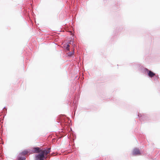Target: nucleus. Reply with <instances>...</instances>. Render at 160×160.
<instances>
[{"label": "nucleus", "instance_id": "1", "mask_svg": "<svg viewBox=\"0 0 160 160\" xmlns=\"http://www.w3.org/2000/svg\"><path fill=\"white\" fill-rule=\"evenodd\" d=\"M145 71H146L148 73V76L150 77V78H152L153 76H155V78L156 79H158V76L155 75V73H154L152 71L148 70V69L145 68Z\"/></svg>", "mask_w": 160, "mask_h": 160}, {"label": "nucleus", "instance_id": "2", "mask_svg": "<svg viewBox=\"0 0 160 160\" xmlns=\"http://www.w3.org/2000/svg\"><path fill=\"white\" fill-rule=\"evenodd\" d=\"M27 153V151H24L23 152H22L19 155H18V160H25V157H21L20 156L22 154L23 155H25Z\"/></svg>", "mask_w": 160, "mask_h": 160}, {"label": "nucleus", "instance_id": "3", "mask_svg": "<svg viewBox=\"0 0 160 160\" xmlns=\"http://www.w3.org/2000/svg\"><path fill=\"white\" fill-rule=\"evenodd\" d=\"M45 158L44 155H43V154L41 153L36 156V160H43Z\"/></svg>", "mask_w": 160, "mask_h": 160}, {"label": "nucleus", "instance_id": "4", "mask_svg": "<svg viewBox=\"0 0 160 160\" xmlns=\"http://www.w3.org/2000/svg\"><path fill=\"white\" fill-rule=\"evenodd\" d=\"M133 155H140L141 154L138 148H134L132 152Z\"/></svg>", "mask_w": 160, "mask_h": 160}, {"label": "nucleus", "instance_id": "5", "mask_svg": "<svg viewBox=\"0 0 160 160\" xmlns=\"http://www.w3.org/2000/svg\"><path fill=\"white\" fill-rule=\"evenodd\" d=\"M33 151L34 152L38 153L40 152V148L39 147H35L33 148Z\"/></svg>", "mask_w": 160, "mask_h": 160}, {"label": "nucleus", "instance_id": "6", "mask_svg": "<svg viewBox=\"0 0 160 160\" xmlns=\"http://www.w3.org/2000/svg\"><path fill=\"white\" fill-rule=\"evenodd\" d=\"M49 153V151H47L46 149H44L41 152V154H43V155H47L48 153Z\"/></svg>", "mask_w": 160, "mask_h": 160}, {"label": "nucleus", "instance_id": "7", "mask_svg": "<svg viewBox=\"0 0 160 160\" xmlns=\"http://www.w3.org/2000/svg\"><path fill=\"white\" fill-rule=\"evenodd\" d=\"M74 50H73V51L72 52H70L68 53V55L69 56H72L74 54Z\"/></svg>", "mask_w": 160, "mask_h": 160}, {"label": "nucleus", "instance_id": "8", "mask_svg": "<svg viewBox=\"0 0 160 160\" xmlns=\"http://www.w3.org/2000/svg\"><path fill=\"white\" fill-rule=\"evenodd\" d=\"M69 45L68 44H67L66 47V49L68 51H69Z\"/></svg>", "mask_w": 160, "mask_h": 160}, {"label": "nucleus", "instance_id": "9", "mask_svg": "<svg viewBox=\"0 0 160 160\" xmlns=\"http://www.w3.org/2000/svg\"><path fill=\"white\" fill-rule=\"evenodd\" d=\"M138 117L140 120H141L142 119V116H140V115H138Z\"/></svg>", "mask_w": 160, "mask_h": 160}, {"label": "nucleus", "instance_id": "10", "mask_svg": "<svg viewBox=\"0 0 160 160\" xmlns=\"http://www.w3.org/2000/svg\"><path fill=\"white\" fill-rule=\"evenodd\" d=\"M50 150H51V148H48V150H47V151H49V152H50Z\"/></svg>", "mask_w": 160, "mask_h": 160}, {"label": "nucleus", "instance_id": "11", "mask_svg": "<svg viewBox=\"0 0 160 160\" xmlns=\"http://www.w3.org/2000/svg\"><path fill=\"white\" fill-rule=\"evenodd\" d=\"M77 106L75 105V107H74V109H76V108H77Z\"/></svg>", "mask_w": 160, "mask_h": 160}, {"label": "nucleus", "instance_id": "12", "mask_svg": "<svg viewBox=\"0 0 160 160\" xmlns=\"http://www.w3.org/2000/svg\"><path fill=\"white\" fill-rule=\"evenodd\" d=\"M5 108V107H4L3 108Z\"/></svg>", "mask_w": 160, "mask_h": 160}]
</instances>
